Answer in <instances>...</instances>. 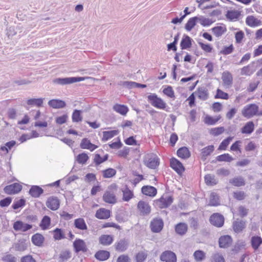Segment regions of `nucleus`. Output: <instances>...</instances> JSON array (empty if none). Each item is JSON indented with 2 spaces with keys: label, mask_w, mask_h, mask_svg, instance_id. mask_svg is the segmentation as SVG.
Returning a JSON list of instances; mask_svg holds the SVG:
<instances>
[{
  "label": "nucleus",
  "mask_w": 262,
  "mask_h": 262,
  "mask_svg": "<svg viewBox=\"0 0 262 262\" xmlns=\"http://www.w3.org/2000/svg\"><path fill=\"white\" fill-rule=\"evenodd\" d=\"M147 99L151 105L157 108L164 110L167 106L166 103L156 94L148 95Z\"/></svg>",
  "instance_id": "obj_1"
},
{
  "label": "nucleus",
  "mask_w": 262,
  "mask_h": 262,
  "mask_svg": "<svg viewBox=\"0 0 262 262\" xmlns=\"http://www.w3.org/2000/svg\"><path fill=\"white\" fill-rule=\"evenodd\" d=\"M258 108V106L256 104L252 103L248 104L242 110V115L247 118H251L257 115Z\"/></svg>",
  "instance_id": "obj_2"
},
{
  "label": "nucleus",
  "mask_w": 262,
  "mask_h": 262,
  "mask_svg": "<svg viewBox=\"0 0 262 262\" xmlns=\"http://www.w3.org/2000/svg\"><path fill=\"white\" fill-rule=\"evenodd\" d=\"M85 79V78L83 77L57 78L53 80V82L56 84L63 85L83 81Z\"/></svg>",
  "instance_id": "obj_3"
},
{
  "label": "nucleus",
  "mask_w": 262,
  "mask_h": 262,
  "mask_svg": "<svg viewBox=\"0 0 262 262\" xmlns=\"http://www.w3.org/2000/svg\"><path fill=\"white\" fill-rule=\"evenodd\" d=\"M143 162L147 167L153 169H156L160 164L159 158L152 155H147L144 158Z\"/></svg>",
  "instance_id": "obj_4"
},
{
  "label": "nucleus",
  "mask_w": 262,
  "mask_h": 262,
  "mask_svg": "<svg viewBox=\"0 0 262 262\" xmlns=\"http://www.w3.org/2000/svg\"><path fill=\"white\" fill-rule=\"evenodd\" d=\"M211 224L216 227H222L224 224L225 218L219 213H213L209 218Z\"/></svg>",
  "instance_id": "obj_5"
},
{
  "label": "nucleus",
  "mask_w": 262,
  "mask_h": 262,
  "mask_svg": "<svg viewBox=\"0 0 262 262\" xmlns=\"http://www.w3.org/2000/svg\"><path fill=\"white\" fill-rule=\"evenodd\" d=\"M173 199L172 196L164 198L162 196L159 199L154 201V205L158 206L160 208L168 207L173 202Z\"/></svg>",
  "instance_id": "obj_6"
},
{
  "label": "nucleus",
  "mask_w": 262,
  "mask_h": 262,
  "mask_svg": "<svg viewBox=\"0 0 262 262\" xmlns=\"http://www.w3.org/2000/svg\"><path fill=\"white\" fill-rule=\"evenodd\" d=\"M170 167L179 175L185 171L183 164L175 158H172L170 160Z\"/></svg>",
  "instance_id": "obj_7"
},
{
  "label": "nucleus",
  "mask_w": 262,
  "mask_h": 262,
  "mask_svg": "<svg viewBox=\"0 0 262 262\" xmlns=\"http://www.w3.org/2000/svg\"><path fill=\"white\" fill-rule=\"evenodd\" d=\"M46 205L51 210L55 211L59 208L60 200L57 196H51L48 198Z\"/></svg>",
  "instance_id": "obj_8"
},
{
  "label": "nucleus",
  "mask_w": 262,
  "mask_h": 262,
  "mask_svg": "<svg viewBox=\"0 0 262 262\" xmlns=\"http://www.w3.org/2000/svg\"><path fill=\"white\" fill-rule=\"evenodd\" d=\"M151 230L154 233H159L163 229L164 222L161 218H155L150 223Z\"/></svg>",
  "instance_id": "obj_9"
},
{
  "label": "nucleus",
  "mask_w": 262,
  "mask_h": 262,
  "mask_svg": "<svg viewBox=\"0 0 262 262\" xmlns=\"http://www.w3.org/2000/svg\"><path fill=\"white\" fill-rule=\"evenodd\" d=\"M73 248L74 251L77 253L80 252H86L88 251L85 243L80 238H76L73 242Z\"/></svg>",
  "instance_id": "obj_10"
},
{
  "label": "nucleus",
  "mask_w": 262,
  "mask_h": 262,
  "mask_svg": "<svg viewBox=\"0 0 262 262\" xmlns=\"http://www.w3.org/2000/svg\"><path fill=\"white\" fill-rule=\"evenodd\" d=\"M160 259L165 262H177V260L176 254L169 250L163 252L160 255Z\"/></svg>",
  "instance_id": "obj_11"
},
{
  "label": "nucleus",
  "mask_w": 262,
  "mask_h": 262,
  "mask_svg": "<svg viewBox=\"0 0 262 262\" xmlns=\"http://www.w3.org/2000/svg\"><path fill=\"white\" fill-rule=\"evenodd\" d=\"M22 189V186L17 183L6 186L4 192L8 194H14L19 192Z\"/></svg>",
  "instance_id": "obj_12"
},
{
  "label": "nucleus",
  "mask_w": 262,
  "mask_h": 262,
  "mask_svg": "<svg viewBox=\"0 0 262 262\" xmlns=\"http://www.w3.org/2000/svg\"><path fill=\"white\" fill-rule=\"evenodd\" d=\"M13 227L14 230L15 231L26 232L32 229V225L31 224L24 223L21 221H17L14 223Z\"/></svg>",
  "instance_id": "obj_13"
},
{
  "label": "nucleus",
  "mask_w": 262,
  "mask_h": 262,
  "mask_svg": "<svg viewBox=\"0 0 262 262\" xmlns=\"http://www.w3.org/2000/svg\"><path fill=\"white\" fill-rule=\"evenodd\" d=\"M232 241V238L230 235L221 236L219 239V247L221 248H227L231 245Z\"/></svg>",
  "instance_id": "obj_14"
},
{
  "label": "nucleus",
  "mask_w": 262,
  "mask_h": 262,
  "mask_svg": "<svg viewBox=\"0 0 262 262\" xmlns=\"http://www.w3.org/2000/svg\"><path fill=\"white\" fill-rule=\"evenodd\" d=\"M137 207L140 213L143 215H147L150 213V206L144 201H140L138 203Z\"/></svg>",
  "instance_id": "obj_15"
},
{
  "label": "nucleus",
  "mask_w": 262,
  "mask_h": 262,
  "mask_svg": "<svg viewBox=\"0 0 262 262\" xmlns=\"http://www.w3.org/2000/svg\"><path fill=\"white\" fill-rule=\"evenodd\" d=\"M193 39L188 35L184 34L180 42V47L182 50L189 49L192 46Z\"/></svg>",
  "instance_id": "obj_16"
},
{
  "label": "nucleus",
  "mask_w": 262,
  "mask_h": 262,
  "mask_svg": "<svg viewBox=\"0 0 262 262\" xmlns=\"http://www.w3.org/2000/svg\"><path fill=\"white\" fill-rule=\"evenodd\" d=\"M80 147L82 149H89L91 151H93L98 148L97 145L92 143L90 140L86 138H84L82 139L80 144Z\"/></svg>",
  "instance_id": "obj_17"
},
{
  "label": "nucleus",
  "mask_w": 262,
  "mask_h": 262,
  "mask_svg": "<svg viewBox=\"0 0 262 262\" xmlns=\"http://www.w3.org/2000/svg\"><path fill=\"white\" fill-rule=\"evenodd\" d=\"M43 192V189L38 185H32L29 190V194L34 198L40 197Z\"/></svg>",
  "instance_id": "obj_18"
},
{
  "label": "nucleus",
  "mask_w": 262,
  "mask_h": 262,
  "mask_svg": "<svg viewBox=\"0 0 262 262\" xmlns=\"http://www.w3.org/2000/svg\"><path fill=\"white\" fill-rule=\"evenodd\" d=\"M142 193L146 195L154 197L156 196L157 193V189L152 186L145 185L141 188Z\"/></svg>",
  "instance_id": "obj_19"
},
{
  "label": "nucleus",
  "mask_w": 262,
  "mask_h": 262,
  "mask_svg": "<svg viewBox=\"0 0 262 262\" xmlns=\"http://www.w3.org/2000/svg\"><path fill=\"white\" fill-rule=\"evenodd\" d=\"M48 105L53 108L59 109L65 107L66 103L60 99H53L49 101Z\"/></svg>",
  "instance_id": "obj_20"
},
{
  "label": "nucleus",
  "mask_w": 262,
  "mask_h": 262,
  "mask_svg": "<svg viewBox=\"0 0 262 262\" xmlns=\"http://www.w3.org/2000/svg\"><path fill=\"white\" fill-rule=\"evenodd\" d=\"M128 246V243L125 239H122L117 242L115 244V248L116 251L118 252H124L126 251Z\"/></svg>",
  "instance_id": "obj_21"
},
{
  "label": "nucleus",
  "mask_w": 262,
  "mask_h": 262,
  "mask_svg": "<svg viewBox=\"0 0 262 262\" xmlns=\"http://www.w3.org/2000/svg\"><path fill=\"white\" fill-rule=\"evenodd\" d=\"M94 257L99 261H104L110 257V252L106 250H100L96 252Z\"/></svg>",
  "instance_id": "obj_22"
},
{
  "label": "nucleus",
  "mask_w": 262,
  "mask_h": 262,
  "mask_svg": "<svg viewBox=\"0 0 262 262\" xmlns=\"http://www.w3.org/2000/svg\"><path fill=\"white\" fill-rule=\"evenodd\" d=\"M31 241L35 246L41 247L45 241V237L40 233H37L32 235Z\"/></svg>",
  "instance_id": "obj_23"
},
{
  "label": "nucleus",
  "mask_w": 262,
  "mask_h": 262,
  "mask_svg": "<svg viewBox=\"0 0 262 262\" xmlns=\"http://www.w3.org/2000/svg\"><path fill=\"white\" fill-rule=\"evenodd\" d=\"M111 211L109 210L102 208L97 210L95 216L98 219H107L110 217Z\"/></svg>",
  "instance_id": "obj_24"
},
{
  "label": "nucleus",
  "mask_w": 262,
  "mask_h": 262,
  "mask_svg": "<svg viewBox=\"0 0 262 262\" xmlns=\"http://www.w3.org/2000/svg\"><path fill=\"white\" fill-rule=\"evenodd\" d=\"M103 200L108 204H114L117 202L116 195L110 191H106L103 195Z\"/></svg>",
  "instance_id": "obj_25"
},
{
  "label": "nucleus",
  "mask_w": 262,
  "mask_h": 262,
  "mask_svg": "<svg viewBox=\"0 0 262 262\" xmlns=\"http://www.w3.org/2000/svg\"><path fill=\"white\" fill-rule=\"evenodd\" d=\"M222 79L224 85L231 86L233 82L232 74L228 71H225L222 74Z\"/></svg>",
  "instance_id": "obj_26"
},
{
  "label": "nucleus",
  "mask_w": 262,
  "mask_h": 262,
  "mask_svg": "<svg viewBox=\"0 0 262 262\" xmlns=\"http://www.w3.org/2000/svg\"><path fill=\"white\" fill-rule=\"evenodd\" d=\"M232 227L234 232L238 233L242 232L246 227V223L244 221L237 220L233 222Z\"/></svg>",
  "instance_id": "obj_27"
},
{
  "label": "nucleus",
  "mask_w": 262,
  "mask_h": 262,
  "mask_svg": "<svg viewBox=\"0 0 262 262\" xmlns=\"http://www.w3.org/2000/svg\"><path fill=\"white\" fill-rule=\"evenodd\" d=\"M198 97L202 100H206L209 97L207 89L205 86L199 87L197 89Z\"/></svg>",
  "instance_id": "obj_28"
},
{
  "label": "nucleus",
  "mask_w": 262,
  "mask_h": 262,
  "mask_svg": "<svg viewBox=\"0 0 262 262\" xmlns=\"http://www.w3.org/2000/svg\"><path fill=\"white\" fill-rule=\"evenodd\" d=\"M177 156L182 159H186L191 156L190 152L187 147L183 146L179 148L177 151Z\"/></svg>",
  "instance_id": "obj_29"
},
{
  "label": "nucleus",
  "mask_w": 262,
  "mask_h": 262,
  "mask_svg": "<svg viewBox=\"0 0 262 262\" xmlns=\"http://www.w3.org/2000/svg\"><path fill=\"white\" fill-rule=\"evenodd\" d=\"M45 98H30L27 100V104L31 106H37L40 107L43 106V100Z\"/></svg>",
  "instance_id": "obj_30"
},
{
  "label": "nucleus",
  "mask_w": 262,
  "mask_h": 262,
  "mask_svg": "<svg viewBox=\"0 0 262 262\" xmlns=\"http://www.w3.org/2000/svg\"><path fill=\"white\" fill-rule=\"evenodd\" d=\"M14 249L17 251H24L28 248L26 240L24 238L19 239L16 243H15Z\"/></svg>",
  "instance_id": "obj_31"
},
{
  "label": "nucleus",
  "mask_w": 262,
  "mask_h": 262,
  "mask_svg": "<svg viewBox=\"0 0 262 262\" xmlns=\"http://www.w3.org/2000/svg\"><path fill=\"white\" fill-rule=\"evenodd\" d=\"M187 229V225L184 223H179L175 226L176 232L180 235H184L186 233Z\"/></svg>",
  "instance_id": "obj_32"
},
{
  "label": "nucleus",
  "mask_w": 262,
  "mask_h": 262,
  "mask_svg": "<svg viewBox=\"0 0 262 262\" xmlns=\"http://www.w3.org/2000/svg\"><path fill=\"white\" fill-rule=\"evenodd\" d=\"M246 24L251 27L259 26L261 24L260 20L258 19L252 15L247 17L246 19Z\"/></svg>",
  "instance_id": "obj_33"
},
{
  "label": "nucleus",
  "mask_w": 262,
  "mask_h": 262,
  "mask_svg": "<svg viewBox=\"0 0 262 262\" xmlns=\"http://www.w3.org/2000/svg\"><path fill=\"white\" fill-rule=\"evenodd\" d=\"M113 108L114 111L123 116L126 115L128 112V107L123 104H116L113 106Z\"/></svg>",
  "instance_id": "obj_34"
},
{
  "label": "nucleus",
  "mask_w": 262,
  "mask_h": 262,
  "mask_svg": "<svg viewBox=\"0 0 262 262\" xmlns=\"http://www.w3.org/2000/svg\"><path fill=\"white\" fill-rule=\"evenodd\" d=\"M123 193L122 200L125 202H128L134 197L133 191L130 190L127 185L125 186V189L122 190Z\"/></svg>",
  "instance_id": "obj_35"
},
{
  "label": "nucleus",
  "mask_w": 262,
  "mask_h": 262,
  "mask_svg": "<svg viewBox=\"0 0 262 262\" xmlns=\"http://www.w3.org/2000/svg\"><path fill=\"white\" fill-rule=\"evenodd\" d=\"M254 129V124L253 121H250L246 123V124L241 128L242 134H250Z\"/></svg>",
  "instance_id": "obj_36"
},
{
  "label": "nucleus",
  "mask_w": 262,
  "mask_h": 262,
  "mask_svg": "<svg viewBox=\"0 0 262 262\" xmlns=\"http://www.w3.org/2000/svg\"><path fill=\"white\" fill-rule=\"evenodd\" d=\"M241 15V12L238 10H228L226 14V17L228 20L232 21L237 19Z\"/></svg>",
  "instance_id": "obj_37"
},
{
  "label": "nucleus",
  "mask_w": 262,
  "mask_h": 262,
  "mask_svg": "<svg viewBox=\"0 0 262 262\" xmlns=\"http://www.w3.org/2000/svg\"><path fill=\"white\" fill-rule=\"evenodd\" d=\"M113 242V237L111 235H102L99 238V242L103 246L110 245Z\"/></svg>",
  "instance_id": "obj_38"
},
{
  "label": "nucleus",
  "mask_w": 262,
  "mask_h": 262,
  "mask_svg": "<svg viewBox=\"0 0 262 262\" xmlns=\"http://www.w3.org/2000/svg\"><path fill=\"white\" fill-rule=\"evenodd\" d=\"M214 147L213 145H208L201 150L202 159L205 160L206 158L211 155L214 151Z\"/></svg>",
  "instance_id": "obj_39"
},
{
  "label": "nucleus",
  "mask_w": 262,
  "mask_h": 262,
  "mask_svg": "<svg viewBox=\"0 0 262 262\" xmlns=\"http://www.w3.org/2000/svg\"><path fill=\"white\" fill-rule=\"evenodd\" d=\"M74 226L76 228L81 230H86L88 229L87 225L83 218H78L74 221Z\"/></svg>",
  "instance_id": "obj_40"
},
{
  "label": "nucleus",
  "mask_w": 262,
  "mask_h": 262,
  "mask_svg": "<svg viewBox=\"0 0 262 262\" xmlns=\"http://www.w3.org/2000/svg\"><path fill=\"white\" fill-rule=\"evenodd\" d=\"M229 183L236 187H241L245 185V181L242 176H238L230 179Z\"/></svg>",
  "instance_id": "obj_41"
},
{
  "label": "nucleus",
  "mask_w": 262,
  "mask_h": 262,
  "mask_svg": "<svg viewBox=\"0 0 262 262\" xmlns=\"http://www.w3.org/2000/svg\"><path fill=\"white\" fill-rule=\"evenodd\" d=\"M198 19L199 17L198 16H194L189 18L185 25V29L187 31H190L196 25Z\"/></svg>",
  "instance_id": "obj_42"
},
{
  "label": "nucleus",
  "mask_w": 262,
  "mask_h": 262,
  "mask_svg": "<svg viewBox=\"0 0 262 262\" xmlns=\"http://www.w3.org/2000/svg\"><path fill=\"white\" fill-rule=\"evenodd\" d=\"M211 31L216 37H219L227 31V28L225 26H216L212 28Z\"/></svg>",
  "instance_id": "obj_43"
},
{
  "label": "nucleus",
  "mask_w": 262,
  "mask_h": 262,
  "mask_svg": "<svg viewBox=\"0 0 262 262\" xmlns=\"http://www.w3.org/2000/svg\"><path fill=\"white\" fill-rule=\"evenodd\" d=\"M251 244L254 250H257L262 244V238L259 236H253L251 237Z\"/></svg>",
  "instance_id": "obj_44"
},
{
  "label": "nucleus",
  "mask_w": 262,
  "mask_h": 262,
  "mask_svg": "<svg viewBox=\"0 0 262 262\" xmlns=\"http://www.w3.org/2000/svg\"><path fill=\"white\" fill-rule=\"evenodd\" d=\"M51 225V218L48 215H45L39 224L40 228L43 230L48 229Z\"/></svg>",
  "instance_id": "obj_45"
},
{
  "label": "nucleus",
  "mask_w": 262,
  "mask_h": 262,
  "mask_svg": "<svg viewBox=\"0 0 262 262\" xmlns=\"http://www.w3.org/2000/svg\"><path fill=\"white\" fill-rule=\"evenodd\" d=\"M82 113L81 110H74L72 115V121L73 122H81L82 120Z\"/></svg>",
  "instance_id": "obj_46"
},
{
  "label": "nucleus",
  "mask_w": 262,
  "mask_h": 262,
  "mask_svg": "<svg viewBox=\"0 0 262 262\" xmlns=\"http://www.w3.org/2000/svg\"><path fill=\"white\" fill-rule=\"evenodd\" d=\"M119 133L118 130H112L110 131H104L103 132L102 141H106L114 137Z\"/></svg>",
  "instance_id": "obj_47"
},
{
  "label": "nucleus",
  "mask_w": 262,
  "mask_h": 262,
  "mask_svg": "<svg viewBox=\"0 0 262 262\" xmlns=\"http://www.w3.org/2000/svg\"><path fill=\"white\" fill-rule=\"evenodd\" d=\"M103 177L104 178H111L114 177L117 173L116 170L112 168H108L102 171Z\"/></svg>",
  "instance_id": "obj_48"
},
{
  "label": "nucleus",
  "mask_w": 262,
  "mask_h": 262,
  "mask_svg": "<svg viewBox=\"0 0 262 262\" xmlns=\"http://www.w3.org/2000/svg\"><path fill=\"white\" fill-rule=\"evenodd\" d=\"M221 117L219 115L217 116L216 118H213V117L207 115L204 119V123L207 125H214L220 119Z\"/></svg>",
  "instance_id": "obj_49"
},
{
  "label": "nucleus",
  "mask_w": 262,
  "mask_h": 262,
  "mask_svg": "<svg viewBox=\"0 0 262 262\" xmlns=\"http://www.w3.org/2000/svg\"><path fill=\"white\" fill-rule=\"evenodd\" d=\"M204 179L205 183L208 185L213 186L216 185L218 182L217 180L215 178V176L210 174L206 175L204 177Z\"/></svg>",
  "instance_id": "obj_50"
},
{
  "label": "nucleus",
  "mask_w": 262,
  "mask_h": 262,
  "mask_svg": "<svg viewBox=\"0 0 262 262\" xmlns=\"http://www.w3.org/2000/svg\"><path fill=\"white\" fill-rule=\"evenodd\" d=\"M55 240H61L65 238L64 234L61 228H56L53 230Z\"/></svg>",
  "instance_id": "obj_51"
},
{
  "label": "nucleus",
  "mask_w": 262,
  "mask_h": 262,
  "mask_svg": "<svg viewBox=\"0 0 262 262\" xmlns=\"http://www.w3.org/2000/svg\"><path fill=\"white\" fill-rule=\"evenodd\" d=\"M209 205L212 206H217L220 205L219 196L215 193H211Z\"/></svg>",
  "instance_id": "obj_52"
},
{
  "label": "nucleus",
  "mask_w": 262,
  "mask_h": 262,
  "mask_svg": "<svg viewBox=\"0 0 262 262\" xmlns=\"http://www.w3.org/2000/svg\"><path fill=\"white\" fill-rule=\"evenodd\" d=\"M216 159L219 162H230L233 158L229 154H224L216 157Z\"/></svg>",
  "instance_id": "obj_53"
},
{
  "label": "nucleus",
  "mask_w": 262,
  "mask_h": 262,
  "mask_svg": "<svg viewBox=\"0 0 262 262\" xmlns=\"http://www.w3.org/2000/svg\"><path fill=\"white\" fill-rule=\"evenodd\" d=\"M89 159V157L88 155L85 152H82L78 155L76 160L78 163L84 164L87 162Z\"/></svg>",
  "instance_id": "obj_54"
},
{
  "label": "nucleus",
  "mask_w": 262,
  "mask_h": 262,
  "mask_svg": "<svg viewBox=\"0 0 262 262\" xmlns=\"http://www.w3.org/2000/svg\"><path fill=\"white\" fill-rule=\"evenodd\" d=\"M233 137H228L225 139H224L220 144L218 149L220 150H225L227 149L228 145L229 144L230 141L232 140Z\"/></svg>",
  "instance_id": "obj_55"
},
{
  "label": "nucleus",
  "mask_w": 262,
  "mask_h": 262,
  "mask_svg": "<svg viewBox=\"0 0 262 262\" xmlns=\"http://www.w3.org/2000/svg\"><path fill=\"white\" fill-rule=\"evenodd\" d=\"M245 246V243L242 241H238L234 245L233 248L231 249V251L233 253H237L242 248Z\"/></svg>",
  "instance_id": "obj_56"
},
{
  "label": "nucleus",
  "mask_w": 262,
  "mask_h": 262,
  "mask_svg": "<svg viewBox=\"0 0 262 262\" xmlns=\"http://www.w3.org/2000/svg\"><path fill=\"white\" fill-rule=\"evenodd\" d=\"M25 205L26 200L24 199H20L14 202L12 205V208L14 210H16L19 208L23 207Z\"/></svg>",
  "instance_id": "obj_57"
},
{
  "label": "nucleus",
  "mask_w": 262,
  "mask_h": 262,
  "mask_svg": "<svg viewBox=\"0 0 262 262\" xmlns=\"http://www.w3.org/2000/svg\"><path fill=\"white\" fill-rule=\"evenodd\" d=\"M193 256L196 261H202L205 258V253L202 250H196L193 253Z\"/></svg>",
  "instance_id": "obj_58"
},
{
  "label": "nucleus",
  "mask_w": 262,
  "mask_h": 262,
  "mask_svg": "<svg viewBox=\"0 0 262 262\" xmlns=\"http://www.w3.org/2000/svg\"><path fill=\"white\" fill-rule=\"evenodd\" d=\"M214 98L215 99L220 98L225 100H227L229 99V95L228 93L223 92V91L219 89H217Z\"/></svg>",
  "instance_id": "obj_59"
},
{
  "label": "nucleus",
  "mask_w": 262,
  "mask_h": 262,
  "mask_svg": "<svg viewBox=\"0 0 262 262\" xmlns=\"http://www.w3.org/2000/svg\"><path fill=\"white\" fill-rule=\"evenodd\" d=\"M163 93H164V94H165L169 98H175L174 91L173 90L171 86L168 85L166 88H164L163 90Z\"/></svg>",
  "instance_id": "obj_60"
},
{
  "label": "nucleus",
  "mask_w": 262,
  "mask_h": 262,
  "mask_svg": "<svg viewBox=\"0 0 262 262\" xmlns=\"http://www.w3.org/2000/svg\"><path fill=\"white\" fill-rule=\"evenodd\" d=\"M118 84L120 86H122L124 88L131 89L135 88L136 82L128 81H120L118 82Z\"/></svg>",
  "instance_id": "obj_61"
},
{
  "label": "nucleus",
  "mask_w": 262,
  "mask_h": 262,
  "mask_svg": "<svg viewBox=\"0 0 262 262\" xmlns=\"http://www.w3.org/2000/svg\"><path fill=\"white\" fill-rule=\"evenodd\" d=\"M198 21H200L201 25L204 27L209 26L214 22L211 19L205 18L203 16L199 17Z\"/></svg>",
  "instance_id": "obj_62"
},
{
  "label": "nucleus",
  "mask_w": 262,
  "mask_h": 262,
  "mask_svg": "<svg viewBox=\"0 0 262 262\" xmlns=\"http://www.w3.org/2000/svg\"><path fill=\"white\" fill-rule=\"evenodd\" d=\"M234 50V47L232 44L229 46H224L223 49L220 52V54L223 55H228L233 52Z\"/></svg>",
  "instance_id": "obj_63"
},
{
  "label": "nucleus",
  "mask_w": 262,
  "mask_h": 262,
  "mask_svg": "<svg viewBox=\"0 0 262 262\" xmlns=\"http://www.w3.org/2000/svg\"><path fill=\"white\" fill-rule=\"evenodd\" d=\"M147 254L144 252H138L135 256L136 262H144L147 258Z\"/></svg>",
  "instance_id": "obj_64"
}]
</instances>
